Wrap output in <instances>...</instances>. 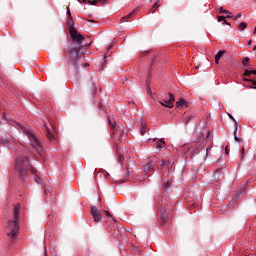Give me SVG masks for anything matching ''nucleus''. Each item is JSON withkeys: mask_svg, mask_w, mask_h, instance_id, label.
<instances>
[{"mask_svg": "<svg viewBox=\"0 0 256 256\" xmlns=\"http://www.w3.org/2000/svg\"><path fill=\"white\" fill-rule=\"evenodd\" d=\"M248 89H254L256 91V86H248Z\"/></svg>", "mask_w": 256, "mask_h": 256, "instance_id": "nucleus-39", "label": "nucleus"}, {"mask_svg": "<svg viewBox=\"0 0 256 256\" xmlns=\"http://www.w3.org/2000/svg\"><path fill=\"white\" fill-rule=\"evenodd\" d=\"M148 93H150V94H151V88H148Z\"/></svg>", "mask_w": 256, "mask_h": 256, "instance_id": "nucleus-45", "label": "nucleus"}, {"mask_svg": "<svg viewBox=\"0 0 256 256\" xmlns=\"http://www.w3.org/2000/svg\"><path fill=\"white\" fill-rule=\"evenodd\" d=\"M131 174L129 172H126V177H129Z\"/></svg>", "mask_w": 256, "mask_h": 256, "instance_id": "nucleus-43", "label": "nucleus"}, {"mask_svg": "<svg viewBox=\"0 0 256 256\" xmlns=\"http://www.w3.org/2000/svg\"><path fill=\"white\" fill-rule=\"evenodd\" d=\"M90 213H91L95 223H100V221H102L103 217H101V210H99V208H97V206H91Z\"/></svg>", "mask_w": 256, "mask_h": 256, "instance_id": "nucleus-8", "label": "nucleus"}, {"mask_svg": "<svg viewBox=\"0 0 256 256\" xmlns=\"http://www.w3.org/2000/svg\"><path fill=\"white\" fill-rule=\"evenodd\" d=\"M218 11H219V13H230V14H231V11L225 10V9H223V7H220V8L218 9Z\"/></svg>", "mask_w": 256, "mask_h": 256, "instance_id": "nucleus-28", "label": "nucleus"}, {"mask_svg": "<svg viewBox=\"0 0 256 256\" xmlns=\"http://www.w3.org/2000/svg\"><path fill=\"white\" fill-rule=\"evenodd\" d=\"M155 163H156V167H157V165L159 167H165V165H166V167H173V162H171V160H168V161L159 160L158 162L155 161Z\"/></svg>", "mask_w": 256, "mask_h": 256, "instance_id": "nucleus-11", "label": "nucleus"}, {"mask_svg": "<svg viewBox=\"0 0 256 256\" xmlns=\"http://www.w3.org/2000/svg\"><path fill=\"white\" fill-rule=\"evenodd\" d=\"M203 152V148H201V145H198L197 147H189L188 150L184 153L185 159H193L195 155H199V153Z\"/></svg>", "mask_w": 256, "mask_h": 256, "instance_id": "nucleus-6", "label": "nucleus"}, {"mask_svg": "<svg viewBox=\"0 0 256 256\" xmlns=\"http://www.w3.org/2000/svg\"><path fill=\"white\" fill-rule=\"evenodd\" d=\"M156 148L159 149L160 151H163L165 149V140L160 139L156 142Z\"/></svg>", "mask_w": 256, "mask_h": 256, "instance_id": "nucleus-13", "label": "nucleus"}, {"mask_svg": "<svg viewBox=\"0 0 256 256\" xmlns=\"http://www.w3.org/2000/svg\"><path fill=\"white\" fill-rule=\"evenodd\" d=\"M43 127L46 131V137L49 139V141H55V127L51 122L47 124L46 122L43 123Z\"/></svg>", "mask_w": 256, "mask_h": 256, "instance_id": "nucleus-7", "label": "nucleus"}, {"mask_svg": "<svg viewBox=\"0 0 256 256\" xmlns=\"http://www.w3.org/2000/svg\"><path fill=\"white\" fill-rule=\"evenodd\" d=\"M71 25H75V22L70 19L68 21L69 34L74 46L68 48V53H70V57H72V65L75 69V73L76 75H79L77 61L79 59V53L81 52V49H83V41L85 40V36L79 33V31H77V29Z\"/></svg>", "mask_w": 256, "mask_h": 256, "instance_id": "nucleus-3", "label": "nucleus"}, {"mask_svg": "<svg viewBox=\"0 0 256 256\" xmlns=\"http://www.w3.org/2000/svg\"><path fill=\"white\" fill-rule=\"evenodd\" d=\"M169 100H164V101H159L160 105H162L163 107H168V109H171L173 107V103H175V96L169 92Z\"/></svg>", "mask_w": 256, "mask_h": 256, "instance_id": "nucleus-9", "label": "nucleus"}, {"mask_svg": "<svg viewBox=\"0 0 256 256\" xmlns=\"http://www.w3.org/2000/svg\"><path fill=\"white\" fill-rule=\"evenodd\" d=\"M209 135H211V133H210V132H208V136H209Z\"/></svg>", "mask_w": 256, "mask_h": 256, "instance_id": "nucleus-48", "label": "nucleus"}, {"mask_svg": "<svg viewBox=\"0 0 256 256\" xmlns=\"http://www.w3.org/2000/svg\"><path fill=\"white\" fill-rule=\"evenodd\" d=\"M79 3H87V0H78Z\"/></svg>", "mask_w": 256, "mask_h": 256, "instance_id": "nucleus-40", "label": "nucleus"}, {"mask_svg": "<svg viewBox=\"0 0 256 256\" xmlns=\"http://www.w3.org/2000/svg\"><path fill=\"white\" fill-rule=\"evenodd\" d=\"M186 103H187V102L185 101V99L180 98L179 101L177 102V106H178V107H184V105H185Z\"/></svg>", "mask_w": 256, "mask_h": 256, "instance_id": "nucleus-23", "label": "nucleus"}, {"mask_svg": "<svg viewBox=\"0 0 256 256\" xmlns=\"http://www.w3.org/2000/svg\"><path fill=\"white\" fill-rule=\"evenodd\" d=\"M145 133H147V125L141 124V127H140V134H141V135H145Z\"/></svg>", "mask_w": 256, "mask_h": 256, "instance_id": "nucleus-20", "label": "nucleus"}, {"mask_svg": "<svg viewBox=\"0 0 256 256\" xmlns=\"http://www.w3.org/2000/svg\"><path fill=\"white\" fill-rule=\"evenodd\" d=\"M243 81H245L246 83H252V87H256V80L253 79H249V78H243Z\"/></svg>", "mask_w": 256, "mask_h": 256, "instance_id": "nucleus-21", "label": "nucleus"}, {"mask_svg": "<svg viewBox=\"0 0 256 256\" xmlns=\"http://www.w3.org/2000/svg\"><path fill=\"white\" fill-rule=\"evenodd\" d=\"M119 161H120V163H121V161H125V157L121 154L119 155Z\"/></svg>", "mask_w": 256, "mask_h": 256, "instance_id": "nucleus-35", "label": "nucleus"}, {"mask_svg": "<svg viewBox=\"0 0 256 256\" xmlns=\"http://www.w3.org/2000/svg\"><path fill=\"white\" fill-rule=\"evenodd\" d=\"M242 65L244 67H247V65H249V57H245L243 60H242Z\"/></svg>", "mask_w": 256, "mask_h": 256, "instance_id": "nucleus-25", "label": "nucleus"}, {"mask_svg": "<svg viewBox=\"0 0 256 256\" xmlns=\"http://www.w3.org/2000/svg\"><path fill=\"white\" fill-rule=\"evenodd\" d=\"M192 119H193V116L188 115V116L184 117L183 123H184L185 125H188L189 122H190Z\"/></svg>", "mask_w": 256, "mask_h": 256, "instance_id": "nucleus-22", "label": "nucleus"}, {"mask_svg": "<svg viewBox=\"0 0 256 256\" xmlns=\"http://www.w3.org/2000/svg\"><path fill=\"white\" fill-rule=\"evenodd\" d=\"M187 148H189V146L187 145V146H184V149H187Z\"/></svg>", "mask_w": 256, "mask_h": 256, "instance_id": "nucleus-47", "label": "nucleus"}, {"mask_svg": "<svg viewBox=\"0 0 256 256\" xmlns=\"http://www.w3.org/2000/svg\"><path fill=\"white\" fill-rule=\"evenodd\" d=\"M88 3L90 4V5H97V0H88Z\"/></svg>", "mask_w": 256, "mask_h": 256, "instance_id": "nucleus-32", "label": "nucleus"}, {"mask_svg": "<svg viewBox=\"0 0 256 256\" xmlns=\"http://www.w3.org/2000/svg\"><path fill=\"white\" fill-rule=\"evenodd\" d=\"M231 14H232L231 12L227 13L226 17H229L231 19V17H233V16H231Z\"/></svg>", "mask_w": 256, "mask_h": 256, "instance_id": "nucleus-41", "label": "nucleus"}, {"mask_svg": "<svg viewBox=\"0 0 256 256\" xmlns=\"http://www.w3.org/2000/svg\"><path fill=\"white\" fill-rule=\"evenodd\" d=\"M0 143H3L5 147H8L14 155H18L14 164L15 173L18 175V179H20V181H25L26 179H29V173H32V175H35L34 183L40 185L45 193H47V191H49L47 183H45V180L37 174V170L31 165L29 157L25 156L28 152L27 148L21 143L11 144V141L7 139H2Z\"/></svg>", "mask_w": 256, "mask_h": 256, "instance_id": "nucleus-1", "label": "nucleus"}, {"mask_svg": "<svg viewBox=\"0 0 256 256\" xmlns=\"http://www.w3.org/2000/svg\"><path fill=\"white\" fill-rule=\"evenodd\" d=\"M27 137L30 141V145L36 150L38 151V153H41V151H43V146H41V142H39V140L37 139V137H35V134L28 132L27 133Z\"/></svg>", "mask_w": 256, "mask_h": 256, "instance_id": "nucleus-5", "label": "nucleus"}, {"mask_svg": "<svg viewBox=\"0 0 256 256\" xmlns=\"http://www.w3.org/2000/svg\"><path fill=\"white\" fill-rule=\"evenodd\" d=\"M238 29H239V31H245V29H247V24H246V22H241V23L238 25Z\"/></svg>", "mask_w": 256, "mask_h": 256, "instance_id": "nucleus-19", "label": "nucleus"}, {"mask_svg": "<svg viewBox=\"0 0 256 256\" xmlns=\"http://www.w3.org/2000/svg\"><path fill=\"white\" fill-rule=\"evenodd\" d=\"M157 167V163L155 160L150 159L147 164L143 166V169L145 173H149V171H155V168Z\"/></svg>", "mask_w": 256, "mask_h": 256, "instance_id": "nucleus-10", "label": "nucleus"}, {"mask_svg": "<svg viewBox=\"0 0 256 256\" xmlns=\"http://www.w3.org/2000/svg\"><path fill=\"white\" fill-rule=\"evenodd\" d=\"M209 156V148H206L204 151V158L203 161H207V157Z\"/></svg>", "mask_w": 256, "mask_h": 256, "instance_id": "nucleus-26", "label": "nucleus"}, {"mask_svg": "<svg viewBox=\"0 0 256 256\" xmlns=\"http://www.w3.org/2000/svg\"><path fill=\"white\" fill-rule=\"evenodd\" d=\"M245 155H246V153H245V147H242V148H241V161H243V159H245Z\"/></svg>", "mask_w": 256, "mask_h": 256, "instance_id": "nucleus-27", "label": "nucleus"}, {"mask_svg": "<svg viewBox=\"0 0 256 256\" xmlns=\"http://www.w3.org/2000/svg\"><path fill=\"white\" fill-rule=\"evenodd\" d=\"M123 139H125V132H122L120 134L119 141L121 142V141H123Z\"/></svg>", "mask_w": 256, "mask_h": 256, "instance_id": "nucleus-33", "label": "nucleus"}, {"mask_svg": "<svg viewBox=\"0 0 256 256\" xmlns=\"http://www.w3.org/2000/svg\"><path fill=\"white\" fill-rule=\"evenodd\" d=\"M133 15H135V10H133L132 12H130L128 15L124 16L121 18V22L125 23V21H127V19H131V17H133Z\"/></svg>", "mask_w": 256, "mask_h": 256, "instance_id": "nucleus-18", "label": "nucleus"}, {"mask_svg": "<svg viewBox=\"0 0 256 256\" xmlns=\"http://www.w3.org/2000/svg\"><path fill=\"white\" fill-rule=\"evenodd\" d=\"M225 154H226V155H229V146H226V147H225Z\"/></svg>", "mask_w": 256, "mask_h": 256, "instance_id": "nucleus-36", "label": "nucleus"}, {"mask_svg": "<svg viewBox=\"0 0 256 256\" xmlns=\"http://www.w3.org/2000/svg\"><path fill=\"white\" fill-rule=\"evenodd\" d=\"M248 45H251V40H248Z\"/></svg>", "mask_w": 256, "mask_h": 256, "instance_id": "nucleus-46", "label": "nucleus"}, {"mask_svg": "<svg viewBox=\"0 0 256 256\" xmlns=\"http://www.w3.org/2000/svg\"><path fill=\"white\" fill-rule=\"evenodd\" d=\"M245 187H243L241 190L234 192V199H239V197H241V195H245Z\"/></svg>", "mask_w": 256, "mask_h": 256, "instance_id": "nucleus-15", "label": "nucleus"}, {"mask_svg": "<svg viewBox=\"0 0 256 256\" xmlns=\"http://www.w3.org/2000/svg\"><path fill=\"white\" fill-rule=\"evenodd\" d=\"M223 55H225V50L218 51V53L215 55V63L216 64H219V61H220L221 57H223Z\"/></svg>", "mask_w": 256, "mask_h": 256, "instance_id": "nucleus-14", "label": "nucleus"}, {"mask_svg": "<svg viewBox=\"0 0 256 256\" xmlns=\"http://www.w3.org/2000/svg\"><path fill=\"white\" fill-rule=\"evenodd\" d=\"M161 0H155V3L152 6V13H155V8L159 7V2Z\"/></svg>", "mask_w": 256, "mask_h": 256, "instance_id": "nucleus-24", "label": "nucleus"}, {"mask_svg": "<svg viewBox=\"0 0 256 256\" xmlns=\"http://www.w3.org/2000/svg\"><path fill=\"white\" fill-rule=\"evenodd\" d=\"M228 117L229 119H231V121H234V127H235V122L237 123V120H235V117H233V115L229 113H228Z\"/></svg>", "mask_w": 256, "mask_h": 256, "instance_id": "nucleus-31", "label": "nucleus"}, {"mask_svg": "<svg viewBox=\"0 0 256 256\" xmlns=\"http://www.w3.org/2000/svg\"><path fill=\"white\" fill-rule=\"evenodd\" d=\"M83 67H89V63L82 64Z\"/></svg>", "mask_w": 256, "mask_h": 256, "instance_id": "nucleus-42", "label": "nucleus"}, {"mask_svg": "<svg viewBox=\"0 0 256 256\" xmlns=\"http://www.w3.org/2000/svg\"><path fill=\"white\" fill-rule=\"evenodd\" d=\"M224 19H225V16H218L217 17L218 23H222L224 21Z\"/></svg>", "mask_w": 256, "mask_h": 256, "instance_id": "nucleus-30", "label": "nucleus"}, {"mask_svg": "<svg viewBox=\"0 0 256 256\" xmlns=\"http://www.w3.org/2000/svg\"><path fill=\"white\" fill-rule=\"evenodd\" d=\"M98 3H107V0H96Z\"/></svg>", "mask_w": 256, "mask_h": 256, "instance_id": "nucleus-38", "label": "nucleus"}, {"mask_svg": "<svg viewBox=\"0 0 256 256\" xmlns=\"http://www.w3.org/2000/svg\"><path fill=\"white\" fill-rule=\"evenodd\" d=\"M169 187H171V182H162L160 184V192L155 197V207L160 211L161 219L164 222L169 221L175 215L173 206L169 205Z\"/></svg>", "mask_w": 256, "mask_h": 256, "instance_id": "nucleus-2", "label": "nucleus"}, {"mask_svg": "<svg viewBox=\"0 0 256 256\" xmlns=\"http://www.w3.org/2000/svg\"><path fill=\"white\" fill-rule=\"evenodd\" d=\"M108 123H109V125H110V127H111L113 133H115V129H116V127H117V122L113 121V120L111 119V117H108Z\"/></svg>", "mask_w": 256, "mask_h": 256, "instance_id": "nucleus-17", "label": "nucleus"}, {"mask_svg": "<svg viewBox=\"0 0 256 256\" xmlns=\"http://www.w3.org/2000/svg\"><path fill=\"white\" fill-rule=\"evenodd\" d=\"M222 25H228L229 27H231V24L229 22H227L226 19L223 20Z\"/></svg>", "mask_w": 256, "mask_h": 256, "instance_id": "nucleus-34", "label": "nucleus"}, {"mask_svg": "<svg viewBox=\"0 0 256 256\" xmlns=\"http://www.w3.org/2000/svg\"><path fill=\"white\" fill-rule=\"evenodd\" d=\"M231 19H241V13H237L236 15H232Z\"/></svg>", "mask_w": 256, "mask_h": 256, "instance_id": "nucleus-29", "label": "nucleus"}, {"mask_svg": "<svg viewBox=\"0 0 256 256\" xmlns=\"http://www.w3.org/2000/svg\"><path fill=\"white\" fill-rule=\"evenodd\" d=\"M19 215H21V205L17 204L14 207V220H9L7 225V235L11 239L17 237V233H19Z\"/></svg>", "mask_w": 256, "mask_h": 256, "instance_id": "nucleus-4", "label": "nucleus"}, {"mask_svg": "<svg viewBox=\"0 0 256 256\" xmlns=\"http://www.w3.org/2000/svg\"><path fill=\"white\" fill-rule=\"evenodd\" d=\"M105 214H106V216L108 217V218H110L111 217V213H109V211H105Z\"/></svg>", "mask_w": 256, "mask_h": 256, "instance_id": "nucleus-37", "label": "nucleus"}, {"mask_svg": "<svg viewBox=\"0 0 256 256\" xmlns=\"http://www.w3.org/2000/svg\"><path fill=\"white\" fill-rule=\"evenodd\" d=\"M239 127V123L238 122H235V128H234V131H233V135H234V140L237 142V143H241V138H239L237 136V129Z\"/></svg>", "mask_w": 256, "mask_h": 256, "instance_id": "nucleus-12", "label": "nucleus"}, {"mask_svg": "<svg viewBox=\"0 0 256 256\" xmlns=\"http://www.w3.org/2000/svg\"><path fill=\"white\" fill-rule=\"evenodd\" d=\"M67 13H68V15L71 17V12H70L69 10L67 11Z\"/></svg>", "mask_w": 256, "mask_h": 256, "instance_id": "nucleus-44", "label": "nucleus"}, {"mask_svg": "<svg viewBox=\"0 0 256 256\" xmlns=\"http://www.w3.org/2000/svg\"><path fill=\"white\" fill-rule=\"evenodd\" d=\"M194 207H197V205L193 204Z\"/></svg>", "mask_w": 256, "mask_h": 256, "instance_id": "nucleus-49", "label": "nucleus"}, {"mask_svg": "<svg viewBox=\"0 0 256 256\" xmlns=\"http://www.w3.org/2000/svg\"><path fill=\"white\" fill-rule=\"evenodd\" d=\"M251 75H256V70H249V69H245L243 76L244 77H251Z\"/></svg>", "mask_w": 256, "mask_h": 256, "instance_id": "nucleus-16", "label": "nucleus"}]
</instances>
